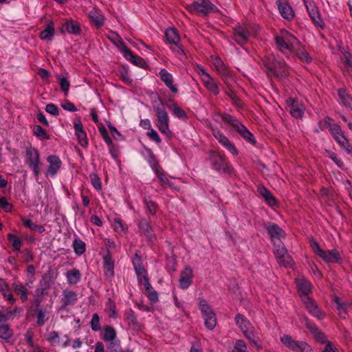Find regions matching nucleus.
Masks as SVG:
<instances>
[{
	"mask_svg": "<svg viewBox=\"0 0 352 352\" xmlns=\"http://www.w3.org/2000/svg\"><path fill=\"white\" fill-rule=\"evenodd\" d=\"M331 120L332 119L331 118L326 117L324 121L327 126L329 127L331 134L333 138H335L336 136H340L342 134H344L342 131L340 126L336 123L331 124L330 122Z\"/></svg>",
	"mask_w": 352,
	"mask_h": 352,
	"instance_id": "7c9ffc66",
	"label": "nucleus"
},
{
	"mask_svg": "<svg viewBox=\"0 0 352 352\" xmlns=\"http://www.w3.org/2000/svg\"><path fill=\"white\" fill-rule=\"evenodd\" d=\"M117 76L126 85H131L132 80L129 77L128 67L125 65H120L118 67Z\"/></svg>",
	"mask_w": 352,
	"mask_h": 352,
	"instance_id": "72a5a7b5",
	"label": "nucleus"
},
{
	"mask_svg": "<svg viewBox=\"0 0 352 352\" xmlns=\"http://www.w3.org/2000/svg\"><path fill=\"white\" fill-rule=\"evenodd\" d=\"M305 325L310 333L314 336L316 333L320 330L316 324L311 322L307 318L305 317L303 319Z\"/></svg>",
	"mask_w": 352,
	"mask_h": 352,
	"instance_id": "0e129e2a",
	"label": "nucleus"
},
{
	"mask_svg": "<svg viewBox=\"0 0 352 352\" xmlns=\"http://www.w3.org/2000/svg\"><path fill=\"white\" fill-rule=\"evenodd\" d=\"M107 348V352H120L122 350L120 347V341L117 339L113 341L109 342V344Z\"/></svg>",
	"mask_w": 352,
	"mask_h": 352,
	"instance_id": "bf43d9fd",
	"label": "nucleus"
},
{
	"mask_svg": "<svg viewBox=\"0 0 352 352\" xmlns=\"http://www.w3.org/2000/svg\"><path fill=\"white\" fill-rule=\"evenodd\" d=\"M166 107L169 109L172 110L173 113L177 118H178L179 119H183L184 120H188V117L186 113L182 108H180L177 104H173L171 105V104H168L167 103Z\"/></svg>",
	"mask_w": 352,
	"mask_h": 352,
	"instance_id": "4c0bfd02",
	"label": "nucleus"
},
{
	"mask_svg": "<svg viewBox=\"0 0 352 352\" xmlns=\"http://www.w3.org/2000/svg\"><path fill=\"white\" fill-rule=\"evenodd\" d=\"M47 161L49 162L46 173L52 176L55 175L61 166V161L57 155H52L47 157Z\"/></svg>",
	"mask_w": 352,
	"mask_h": 352,
	"instance_id": "dca6fc26",
	"label": "nucleus"
},
{
	"mask_svg": "<svg viewBox=\"0 0 352 352\" xmlns=\"http://www.w3.org/2000/svg\"><path fill=\"white\" fill-rule=\"evenodd\" d=\"M76 135L78 140V143L82 146V147H87L88 145V140L87 138V134L85 131L81 132H76Z\"/></svg>",
	"mask_w": 352,
	"mask_h": 352,
	"instance_id": "69168bd1",
	"label": "nucleus"
},
{
	"mask_svg": "<svg viewBox=\"0 0 352 352\" xmlns=\"http://www.w3.org/2000/svg\"><path fill=\"white\" fill-rule=\"evenodd\" d=\"M25 162L32 170L35 177H38L41 174V163L40 162V155L38 151L30 146L27 148L25 152Z\"/></svg>",
	"mask_w": 352,
	"mask_h": 352,
	"instance_id": "20e7f679",
	"label": "nucleus"
},
{
	"mask_svg": "<svg viewBox=\"0 0 352 352\" xmlns=\"http://www.w3.org/2000/svg\"><path fill=\"white\" fill-rule=\"evenodd\" d=\"M186 8L189 12H198L204 15H207L211 12H218L219 10L216 6L212 3L209 0H197L190 5H187Z\"/></svg>",
	"mask_w": 352,
	"mask_h": 352,
	"instance_id": "39448f33",
	"label": "nucleus"
},
{
	"mask_svg": "<svg viewBox=\"0 0 352 352\" xmlns=\"http://www.w3.org/2000/svg\"><path fill=\"white\" fill-rule=\"evenodd\" d=\"M304 303L305 305L306 309L314 316L319 319L323 318L324 314L311 298L305 297Z\"/></svg>",
	"mask_w": 352,
	"mask_h": 352,
	"instance_id": "aec40b11",
	"label": "nucleus"
},
{
	"mask_svg": "<svg viewBox=\"0 0 352 352\" xmlns=\"http://www.w3.org/2000/svg\"><path fill=\"white\" fill-rule=\"evenodd\" d=\"M233 39L240 45L248 42L249 32L243 27L238 26L233 29Z\"/></svg>",
	"mask_w": 352,
	"mask_h": 352,
	"instance_id": "2eb2a0df",
	"label": "nucleus"
},
{
	"mask_svg": "<svg viewBox=\"0 0 352 352\" xmlns=\"http://www.w3.org/2000/svg\"><path fill=\"white\" fill-rule=\"evenodd\" d=\"M292 51L295 52L296 56L302 61L309 63L311 62L312 58L309 54L302 48L293 49Z\"/></svg>",
	"mask_w": 352,
	"mask_h": 352,
	"instance_id": "de8ad7c7",
	"label": "nucleus"
},
{
	"mask_svg": "<svg viewBox=\"0 0 352 352\" xmlns=\"http://www.w3.org/2000/svg\"><path fill=\"white\" fill-rule=\"evenodd\" d=\"M7 239L10 243H12L14 251H19L22 246V241L16 235L9 233L7 235Z\"/></svg>",
	"mask_w": 352,
	"mask_h": 352,
	"instance_id": "ea45409f",
	"label": "nucleus"
},
{
	"mask_svg": "<svg viewBox=\"0 0 352 352\" xmlns=\"http://www.w3.org/2000/svg\"><path fill=\"white\" fill-rule=\"evenodd\" d=\"M340 52L342 53L344 56V64L346 67V69L349 72L352 71V55L351 54L346 51L344 47H342L341 46H338Z\"/></svg>",
	"mask_w": 352,
	"mask_h": 352,
	"instance_id": "a19ab883",
	"label": "nucleus"
},
{
	"mask_svg": "<svg viewBox=\"0 0 352 352\" xmlns=\"http://www.w3.org/2000/svg\"><path fill=\"white\" fill-rule=\"evenodd\" d=\"M275 74L272 77L278 80L286 78L289 74L288 67L286 63L283 60H278L276 63Z\"/></svg>",
	"mask_w": 352,
	"mask_h": 352,
	"instance_id": "5701e85b",
	"label": "nucleus"
},
{
	"mask_svg": "<svg viewBox=\"0 0 352 352\" xmlns=\"http://www.w3.org/2000/svg\"><path fill=\"white\" fill-rule=\"evenodd\" d=\"M277 59L275 58L272 55L269 56H265L262 60L263 65L266 69V74L269 78H272L273 75L275 74L276 70V63L277 62Z\"/></svg>",
	"mask_w": 352,
	"mask_h": 352,
	"instance_id": "a211bd4d",
	"label": "nucleus"
},
{
	"mask_svg": "<svg viewBox=\"0 0 352 352\" xmlns=\"http://www.w3.org/2000/svg\"><path fill=\"white\" fill-rule=\"evenodd\" d=\"M104 261V274L107 279H111L114 276V261L112 258L109 251L103 258Z\"/></svg>",
	"mask_w": 352,
	"mask_h": 352,
	"instance_id": "4468645a",
	"label": "nucleus"
},
{
	"mask_svg": "<svg viewBox=\"0 0 352 352\" xmlns=\"http://www.w3.org/2000/svg\"><path fill=\"white\" fill-rule=\"evenodd\" d=\"M90 21L97 28H101L104 24V16L98 12L94 10L91 11L89 14Z\"/></svg>",
	"mask_w": 352,
	"mask_h": 352,
	"instance_id": "f704fd0d",
	"label": "nucleus"
},
{
	"mask_svg": "<svg viewBox=\"0 0 352 352\" xmlns=\"http://www.w3.org/2000/svg\"><path fill=\"white\" fill-rule=\"evenodd\" d=\"M52 285V281L51 280L50 276L45 274L43 276L42 280L40 281V286L46 292L51 287Z\"/></svg>",
	"mask_w": 352,
	"mask_h": 352,
	"instance_id": "e2e57ef3",
	"label": "nucleus"
},
{
	"mask_svg": "<svg viewBox=\"0 0 352 352\" xmlns=\"http://www.w3.org/2000/svg\"><path fill=\"white\" fill-rule=\"evenodd\" d=\"M165 36L169 43L177 45L180 38L178 35L177 30L173 28H168L165 32Z\"/></svg>",
	"mask_w": 352,
	"mask_h": 352,
	"instance_id": "c756f323",
	"label": "nucleus"
},
{
	"mask_svg": "<svg viewBox=\"0 0 352 352\" xmlns=\"http://www.w3.org/2000/svg\"><path fill=\"white\" fill-rule=\"evenodd\" d=\"M265 228L270 236L272 243L279 241L280 238L285 237L284 230L276 223L265 225Z\"/></svg>",
	"mask_w": 352,
	"mask_h": 352,
	"instance_id": "f8f14e48",
	"label": "nucleus"
},
{
	"mask_svg": "<svg viewBox=\"0 0 352 352\" xmlns=\"http://www.w3.org/2000/svg\"><path fill=\"white\" fill-rule=\"evenodd\" d=\"M202 72V78L206 84L207 89L212 92L214 94L217 95L219 92V88L217 84L214 82V79L203 69Z\"/></svg>",
	"mask_w": 352,
	"mask_h": 352,
	"instance_id": "393cba45",
	"label": "nucleus"
},
{
	"mask_svg": "<svg viewBox=\"0 0 352 352\" xmlns=\"http://www.w3.org/2000/svg\"><path fill=\"white\" fill-rule=\"evenodd\" d=\"M221 118L223 122L232 126L243 139L253 145L256 144L253 134L235 117L228 113H223L221 114Z\"/></svg>",
	"mask_w": 352,
	"mask_h": 352,
	"instance_id": "f03ea898",
	"label": "nucleus"
},
{
	"mask_svg": "<svg viewBox=\"0 0 352 352\" xmlns=\"http://www.w3.org/2000/svg\"><path fill=\"white\" fill-rule=\"evenodd\" d=\"M33 133L40 140H49L50 138L47 131L40 125L34 126Z\"/></svg>",
	"mask_w": 352,
	"mask_h": 352,
	"instance_id": "09e8293b",
	"label": "nucleus"
},
{
	"mask_svg": "<svg viewBox=\"0 0 352 352\" xmlns=\"http://www.w3.org/2000/svg\"><path fill=\"white\" fill-rule=\"evenodd\" d=\"M276 4L280 15L285 19L291 21L294 17V12L291 6L286 1L277 0Z\"/></svg>",
	"mask_w": 352,
	"mask_h": 352,
	"instance_id": "ddd939ff",
	"label": "nucleus"
},
{
	"mask_svg": "<svg viewBox=\"0 0 352 352\" xmlns=\"http://www.w3.org/2000/svg\"><path fill=\"white\" fill-rule=\"evenodd\" d=\"M126 318L128 321V324L131 329L134 331H140L142 329V324L138 321V319L135 315L134 311L132 309H130L126 313Z\"/></svg>",
	"mask_w": 352,
	"mask_h": 352,
	"instance_id": "c85d7f7f",
	"label": "nucleus"
},
{
	"mask_svg": "<svg viewBox=\"0 0 352 352\" xmlns=\"http://www.w3.org/2000/svg\"><path fill=\"white\" fill-rule=\"evenodd\" d=\"M34 311L36 314V324L39 327L43 326L49 318L48 317L46 316V309L41 308L38 309H34Z\"/></svg>",
	"mask_w": 352,
	"mask_h": 352,
	"instance_id": "a18cd8bd",
	"label": "nucleus"
},
{
	"mask_svg": "<svg viewBox=\"0 0 352 352\" xmlns=\"http://www.w3.org/2000/svg\"><path fill=\"white\" fill-rule=\"evenodd\" d=\"M334 140L339 144V145L344 149L346 150V153L350 154L352 153L351 145L349 140L346 139L344 134L340 136L335 137Z\"/></svg>",
	"mask_w": 352,
	"mask_h": 352,
	"instance_id": "58836bf2",
	"label": "nucleus"
},
{
	"mask_svg": "<svg viewBox=\"0 0 352 352\" xmlns=\"http://www.w3.org/2000/svg\"><path fill=\"white\" fill-rule=\"evenodd\" d=\"M57 78L58 80L61 91H63L65 93V95L67 96L70 87L69 81L65 77H61L60 76H58Z\"/></svg>",
	"mask_w": 352,
	"mask_h": 352,
	"instance_id": "6e6d98bb",
	"label": "nucleus"
},
{
	"mask_svg": "<svg viewBox=\"0 0 352 352\" xmlns=\"http://www.w3.org/2000/svg\"><path fill=\"white\" fill-rule=\"evenodd\" d=\"M138 226L141 232H142L148 238L152 237V228L148 221L146 219L140 220Z\"/></svg>",
	"mask_w": 352,
	"mask_h": 352,
	"instance_id": "37998d69",
	"label": "nucleus"
},
{
	"mask_svg": "<svg viewBox=\"0 0 352 352\" xmlns=\"http://www.w3.org/2000/svg\"><path fill=\"white\" fill-rule=\"evenodd\" d=\"M90 324L93 331H98L101 330V326L100 324V317L98 314L95 313L93 314Z\"/></svg>",
	"mask_w": 352,
	"mask_h": 352,
	"instance_id": "4d7b16f0",
	"label": "nucleus"
},
{
	"mask_svg": "<svg viewBox=\"0 0 352 352\" xmlns=\"http://www.w3.org/2000/svg\"><path fill=\"white\" fill-rule=\"evenodd\" d=\"M204 318V324L210 330H212L217 324L216 314L214 311L202 316Z\"/></svg>",
	"mask_w": 352,
	"mask_h": 352,
	"instance_id": "e433bc0d",
	"label": "nucleus"
},
{
	"mask_svg": "<svg viewBox=\"0 0 352 352\" xmlns=\"http://www.w3.org/2000/svg\"><path fill=\"white\" fill-rule=\"evenodd\" d=\"M306 8L313 23L316 26L323 28L324 23L320 18L316 4L315 3H309L307 5Z\"/></svg>",
	"mask_w": 352,
	"mask_h": 352,
	"instance_id": "9b49d317",
	"label": "nucleus"
},
{
	"mask_svg": "<svg viewBox=\"0 0 352 352\" xmlns=\"http://www.w3.org/2000/svg\"><path fill=\"white\" fill-rule=\"evenodd\" d=\"M63 305L60 309H65L68 305H73L77 300V294L72 290L65 289L63 292Z\"/></svg>",
	"mask_w": 352,
	"mask_h": 352,
	"instance_id": "412c9836",
	"label": "nucleus"
},
{
	"mask_svg": "<svg viewBox=\"0 0 352 352\" xmlns=\"http://www.w3.org/2000/svg\"><path fill=\"white\" fill-rule=\"evenodd\" d=\"M116 36L122 46L121 52H122L124 58L126 60H130L136 66L142 68H146L147 65L144 59L139 56L134 55L131 50L126 46L125 43L122 40V38L118 34H116Z\"/></svg>",
	"mask_w": 352,
	"mask_h": 352,
	"instance_id": "6e6552de",
	"label": "nucleus"
},
{
	"mask_svg": "<svg viewBox=\"0 0 352 352\" xmlns=\"http://www.w3.org/2000/svg\"><path fill=\"white\" fill-rule=\"evenodd\" d=\"M144 202L146 205L147 209L151 214H155L157 212V204L151 201L148 197H145Z\"/></svg>",
	"mask_w": 352,
	"mask_h": 352,
	"instance_id": "052dcab7",
	"label": "nucleus"
},
{
	"mask_svg": "<svg viewBox=\"0 0 352 352\" xmlns=\"http://www.w3.org/2000/svg\"><path fill=\"white\" fill-rule=\"evenodd\" d=\"M98 130L107 144L112 145L113 141L110 136L109 135L108 131L106 129L105 126L102 123H100V124L98 126Z\"/></svg>",
	"mask_w": 352,
	"mask_h": 352,
	"instance_id": "5fc2aeb1",
	"label": "nucleus"
},
{
	"mask_svg": "<svg viewBox=\"0 0 352 352\" xmlns=\"http://www.w3.org/2000/svg\"><path fill=\"white\" fill-rule=\"evenodd\" d=\"M257 192L265 199V201L270 206H274L277 205V201L274 196L264 186H258Z\"/></svg>",
	"mask_w": 352,
	"mask_h": 352,
	"instance_id": "4be33fe9",
	"label": "nucleus"
},
{
	"mask_svg": "<svg viewBox=\"0 0 352 352\" xmlns=\"http://www.w3.org/2000/svg\"><path fill=\"white\" fill-rule=\"evenodd\" d=\"M117 333L116 329L110 325L104 327V333L102 336V339L104 342H111L116 340Z\"/></svg>",
	"mask_w": 352,
	"mask_h": 352,
	"instance_id": "473e14b6",
	"label": "nucleus"
},
{
	"mask_svg": "<svg viewBox=\"0 0 352 352\" xmlns=\"http://www.w3.org/2000/svg\"><path fill=\"white\" fill-rule=\"evenodd\" d=\"M245 337L249 340L250 344L256 348L258 351L262 349V345L261 344V340L259 337L254 333V330L243 333Z\"/></svg>",
	"mask_w": 352,
	"mask_h": 352,
	"instance_id": "cd10ccee",
	"label": "nucleus"
},
{
	"mask_svg": "<svg viewBox=\"0 0 352 352\" xmlns=\"http://www.w3.org/2000/svg\"><path fill=\"white\" fill-rule=\"evenodd\" d=\"M282 343L288 349L293 351L310 352L311 346L303 341H296L293 340L292 336L284 335L280 338Z\"/></svg>",
	"mask_w": 352,
	"mask_h": 352,
	"instance_id": "0eeeda50",
	"label": "nucleus"
},
{
	"mask_svg": "<svg viewBox=\"0 0 352 352\" xmlns=\"http://www.w3.org/2000/svg\"><path fill=\"white\" fill-rule=\"evenodd\" d=\"M233 352H246V345L243 340H238L233 349Z\"/></svg>",
	"mask_w": 352,
	"mask_h": 352,
	"instance_id": "774afa93",
	"label": "nucleus"
},
{
	"mask_svg": "<svg viewBox=\"0 0 352 352\" xmlns=\"http://www.w3.org/2000/svg\"><path fill=\"white\" fill-rule=\"evenodd\" d=\"M309 245L313 252L319 257L324 254V250L320 248L319 243L313 237L309 239Z\"/></svg>",
	"mask_w": 352,
	"mask_h": 352,
	"instance_id": "3c124183",
	"label": "nucleus"
},
{
	"mask_svg": "<svg viewBox=\"0 0 352 352\" xmlns=\"http://www.w3.org/2000/svg\"><path fill=\"white\" fill-rule=\"evenodd\" d=\"M236 325L241 330L243 333L254 330V327L251 324L247 318L243 314H238L234 318Z\"/></svg>",
	"mask_w": 352,
	"mask_h": 352,
	"instance_id": "6ab92c4d",
	"label": "nucleus"
},
{
	"mask_svg": "<svg viewBox=\"0 0 352 352\" xmlns=\"http://www.w3.org/2000/svg\"><path fill=\"white\" fill-rule=\"evenodd\" d=\"M73 248L76 254L82 255L85 252V243L79 239H75L73 241Z\"/></svg>",
	"mask_w": 352,
	"mask_h": 352,
	"instance_id": "49530a36",
	"label": "nucleus"
},
{
	"mask_svg": "<svg viewBox=\"0 0 352 352\" xmlns=\"http://www.w3.org/2000/svg\"><path fill=\"white\" fill-rule=\"evenodd\" d=\"M64 28L69 34L80 35L82 33V29L80 23L72 19L67 20L64 23L62 28L60 29L62 33L65 32Z\"/></svg>",
	"mask_w": 352,
	"mask_h": 352,
	"instance_id": "f3484780",
	"label": "nucleus"
},
{
	"mask_svg": "<svg viewBox=\"0 0 352 352\" xmlns=\"http://www.w3.org/2000/svg\"><path fill=\"white\" fill-rule=\"evenodd\" d=\"M23 223L24 226L30 228L32 231H36L39 233H43L45 231V228L43 226L36 225L30 219H23Z\"/></svg>",
	"mask_w": 352,
	"mask_h": 352,
	"instance_id": "79ce46f5",
	"label": "nucleus"
},
{
	"mask_svg": "<svg viewBox=\"0 0 352 352\" xmlns=\"http://www.w3.org/2000/svg\"><path fill=\"white\" fill-rule=\"evenodd\" d=\"M158 104L153 105V109L156 112L157 118V128L161 133L165 134L168 138H171L173 133L169 129V118L168 113L165 110V107L162 98L157 94Z\"/></svg>",
	"mask_w": 352,
	"mask_h": 352,
	"instance_id": "f257e3e1",
	"label": "nucleus"
},
{
	"mask_svg": "<svg viewBox=\"0 0 352 352\" xmlns=\"http://www.w3.org/2000/svg\"><path fill=\"white\" fill-rule=\"evenodd\" d=\"M193 272L190 266H186L180 273L179 283L182 289H188L192 283Z\"/></svg>",
	"mask_w": 352,
	"mask_h": 352,
	"instance_id": "9d476101",
	"label": "nucleus"
},
{
	"mask_svg": "<svg viewBox=\"0 0 352 352\" xmlns=\"http://www.w3.org/2000/svg\"><path fill=\"white\" fill-rule=\"evenodd\" d=\"M274 39H275L276 45L278 47L283 48V49H286L289 51L293 50V49H294L293 45H290L288 43H287L283 36H276Z\"/></svg>",
	"mask_w": 352,
	"mask_h": 352,
	"instance_id": "603ef678",
	"label": "nucleus"
},
{
	"mask_svg": "<svg viewBox=\"0 0 352 352\" xmlns=\"http://www.w3.org/2000/svg\"><path fill=\"white\" fill-rule=\"evenodd\" d=\"M91 184L97 190H100L102 189V184L100 182V179L96 173H91L89 175Z\"/></svg>",
	"mask_w": 352,
	"mask_h": 352,
	"instance_id": "680f3d73",
	"label": "nucleus"
},
{
	"mask_svg": "<svg viewBox=\"0 0 352 352\" xmlns=\"http://www.w3.org/2000/svg\"><path fill=\"white\" fill-rule=\"evenodd\" d=\"M327 263H340L342 261V258L338 250L333 249L327 252L324 251V254L322 256H320Z\"/></svg>",
	"mask_w": 352,
	"mask_h": 352,
	"instance_id": "a878e982",
	"label": "nucleus"
},
{
	"mask_svg": "<svg viewBox=\"0 0 352 352\" xmlns=\"http://www.w3.org/2000/svg\"><path fill=\"white\" fill-rule=\"evenodd\" d=\"M54 34V23L52 21H48L47 27L41 32L39 37L42 40H51V37Z\"/></svg>",
	"mask_w": 352,
	"mask_h": 352,
	"instance_id": "c9c22d12",
	"label": "nucleus"
},
{
	"mask_svg": "<svg viewBox=\"0 0 352 352\" xmlns=\"http://www.w3.org/2000/svg\"><path fill=\"white\" fill-rule=\"evenodd\" d=\"M199 307L202 316L213 311L210 306L208 304L207 301L203 298L199 299Z\"/></svg>",
	"mask_w": 352,
	"mask_h": 352,
	"instance_id": "13d9d810",
	"label": "nucleus"
},
{
	"mask_svg": "<svg viewBox=\"0 0 352 352\" xmlns=\"http://www.w3.org/2000/svg\"><path fill=\"white\" fill-rule=\"evenodd\" d=\"M338 95L344 106L348 107L351 104V99L344 88H340L338 90Z\"/></svg>",
	"mask_w": 352,
	"mask_h": 352,
	"instance_id": "8fccbe9b",
	"label": "nucleus"
},
{
	"mask_svg": "<svg viewBox=\"0 0 352 352\" xmlns=\"http://www.w3.org/2000/svg\"><path fill=\"white\" fill-rule=\"evenodd\" d=\"M160 76L162 81L170 89V90L177 94L178 92L177 88L173 85V76L168 72L165 69H162L160 72Z\"/></svg>",
	"mask_w": 352,
	"mask_h": 352,
	"instance_id": "b1692460",
	"label": "nucleus"
},
{
	"mask_svg": "<svg viewBox=\"0 0 352 352\" xmlns=\"http://www.w3.org/2000/svg\"><path fill=\"white\" fill-rule=\"evenodd\" d=\"M13 336V331L8 324H0V338L3 340H8Z\"/></svg>",
	"mask_w": 352,
	"mask_h": 352,
	"instance_id": "c03bdc74",
	"label": "nucleus"
},
{
	"mask_svg": "<svg viewBox=\"0 0 352 352\" xmlns=\"http://www.w3.org/2000/svg\"><path fill=\"white\" fill-rule=\"evenodd\" d=\"M291 103L289 104L290 113L296 118H300L303 114V108L302 104H299L297 100L289 98Z\"/></svg>",
	"mask_w": 352,
	"mask_h": 352,
	"instance_id": "bb28decb",
	"label": "nucleus"
},
{
	"mask_svg": "<svg viewBox=\"0 0 352 352\" xmlns=\"http://www.w3.org/2000/svg\"><path fill=\"white\" fill-rule=\"evenodd\" d=\"M66 277L69 285H75L80 280L81 274L78 269L73 268L67 272Z\"/></svg>",
	"mask_w": 352,
	"mask_h": 352,
	"instance_id": "2f4dec72",
	"label": "nucleus"
},
{
	"mask_svg": "<svg viewBox=\"0 0 352 352\" xmlns=\"http://www.w3.org/2000/svg\"><path fill=\"white\" fill-rule=\"evenodd\" d=\"M209 160L212 168L215 170L222 171L223 173L227 174L231 173L232 170L230 164L218 153L211 151L210 152Z\"/></svg>",
	"mask_w": 352,
	"mask_h": 352,
	"instance_id": "423d86ee",
	"label": "nucleus"
},
{
	"mask_svg": "<svg viewBox=\"0 0 352 352\" xmlns=\"http://www.w3.org/2000/svg\"><path fill=\"white\" fill-rule=\"evenodd\" d=\"M326 153L328 154V156L335 162V164L340 168H342L344 166L343 162L339 159L337 156V154L333 151L329 150H326Z\"/></svg>",
	"mask_w": 352,
	"mask_h": 352,
	"instance_id": "338daca9",
	"label": "nucleus"
},
{
	"mask_svg": "<svg viewBox=\"0 0 352 352\" xmlns=\"http://www.w3.org/2000/svg\"><path fill=\"white\" fill-rule=\"evenodd\" d=\"M274 245V254L277 259V262L280 266L291 267L293 264V259L287 253L283 243L279 240L273 243Z\"/></svg>",
	"mask_w": 352,
	"mask_h": 352,
	"instance_id": "7ed1b4c3",
	"label": "nucleus"
},
{
	"mask_svg": "<svg viewBox=\"0 0 352 352\" xmlns=\"http://www.w3.org/2000/svg\"><path fill=\"white\" fill-rule=\"evenodd\" d=\"M298 292L302 295L307 296L311 292L310 283L305 279L300 280L298 285Z\"/></svg>",
	"mask_w": 352,
	"mask_h": 352,
	"instance_id": "864d4df0",
	"label": "nucleus"
},
{
	"mask_svg": "<svg viewBox=\"0 0 352 352\" xmlns=\"http://www.w3.org/2000/svg\"><path fill=\"white\" fill-rule=\"evenodd\" d=\"M211 131L213 136L225 148H226L231 153L237 155L238 151L235 146L225 136L219 129L211 128Z\"/></svg>",
	"mask_w": 352,
	"mask_h": 352,
	"instance_id": "1a4fd4ad",
	"label": "nucleus"
}]
</instances>
